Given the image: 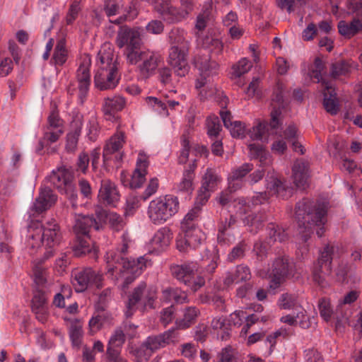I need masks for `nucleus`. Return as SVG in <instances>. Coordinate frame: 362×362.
Masks as SVG:
<instances>
[{
  "instance_id": "nucleus-17",
  "label": "nucleus",
  "mask_w": 362,
  "mask_h": 362,
  "mask_svg": "<svg viewBox=\"0 0 362 362\" xmlns=\"http://www.w3.org/2000/svg\"><path fill=\"white\" fill-rule=\"evenodd\" d=\"M267 189L269 192H259L254 195L250 200H248L251 205L257 206L264 203L268 199L269 194H277L284 198L286 194V188L283 182L277 177L271 176L267 179Z\"/></svg>"
},
{
  "instance_id": "nucleus-57",
  "label": "nucleus",
  "mask_w": 362,
  "mask_h": 362,
  "mask_svg": "<svg viewBox=\"0 0 362 362\" xmlns=\"http://www.w3.org/2000/svg\"><path fill=\"white\" fill-rule=\"evenodd\" d=\"M346 8L349 14L354 15L355 18L362 21V0H348Z\"/></svg>"
},
{
  "instance_id": "nucleus-62",
  "label": "nucleus",
  "mask_w": 362,
  "mask_h": 362,
  "mask_svg": "<svg viewBox=\"0 0 362 362\" xmlns=\"http://www.w3.org/2000/svg\"><path fill=\"white\" fill-rule=\"evenodd\" d=\"M247 250V244L245 241L240 242L237 245H235L231 250V252L228 255V259L230 262H233L235 259L242 258L245 252Z\"/></svg>"
},
{
  "instance_id": "nucleus-2",
  "label": "nucleus",
  "mask_w": 362,
  "mask_h": 362,
  "mask_svg": "<svg viewBox=\"0 0 362 362\" xmlns=\"http://www.w3.org/2000/svg\"><path fill=\"white\" fill-rule=\"evenodd\" d=\"M327 204L318 203L303 199L298 202L296 206V218L298 223L299 234L302 241L306 243L316 228L318 237H322L325 232V224L327 222Z\"/></svg>"
},
{
  "instance_id": "nucleus-32",
  "label": "nucleus",
  "mask_w": 362,
  "mask_h": 362,
  "mask_svg": "<svg viewBox=\"0 0 362 362\" xmlns=\"http://www.w3.org/2000/svg\"><path fill=\"white\" fill-rule=\"evenodd\" d=\"M72 130L66 135V150L74 152L77 148L78 137L81 134L82 122L80 118H76L71 123Z\"/></svg>"
},
{
  "instance_id": "nucleus-48",
  "label": "nucleus",
  "mask_w": 362,
  "mask_h": 362,
  "mask_svg": "<svg viewBox=\"0 0 362 362\" xmlns=\"http://www.w3.org/2000/svg\"><path fill=\"white\" fill-rule=\"evenodd\" d=\"M236 223V218L230 215L228 218L221 221L218 226V241L219 243H225L227 230L233 226Z\"/></svg>"
},
{
  "instance_id": "nucleus-8",
  "label": "nucleus",
  "mask_w": 362,
  "mask_h": 362,
  "mask_svg": "<svg viewBox=\"0 0 362 362\" xmlns=\"http://www.w3.org/2000/svg\"><path fill=\"white\" fill-rule=\"evenodd\" d=\"M194 64L201 71L200 78L196 82V88L199 90L202 98L212 97L216 92V88L213 83V76L217 73V64L209 62L207 58L202 61L199 57H195Z\"/></svg>"
},
{
  "instance_id": "nucleus-60",
  "label": "nucleus",
  "mask_w": 362,
  "mask_h": 362,
  "mask_svg": "<svg viewBox=\"0 0 362 362\" xmlns=\"http://www.w3.org/2000/svg\"><path fill=\"white\" fill-rule=\"evenodd\" d=\"M318 306L321 317L325 321H329L333 313L330 300L327 298H322L319 301Z\"/></svg>"
},
{
  "instance_id": "nucleus-5",
  "label": "nucleus",
  "mask_w": 362,
  "mask_h": 362,
  "mask_svg": "<svg viewBox=\"0 0 362 362\" xmlns=\"http://www.w3.org/2000/svg\"><path fill=\"white\" fill-rule=\"evenodd\" d=\"M168 37L172 45L169 50V64L177 76H185L189 69L187 59L189 50L187 33L182 29L173 28L169 33Z\"/></svg>"
},
{
  "instance_id": "nucleus-29",
  "label": "nucleus",
  "mask_w": 362,
  "mask_h": 362,
  "mask_svg": "<svg viewBox=\"0 0 362 362\" xmlns=\"http://www.w3.org/2000/svg\"><path fill=\"white\" fill-rule=\"evenodd\" d=\"M209 329L222 341L227 340L230 334V324L227 323L224 316L214 317L211 321Z\"/></svg>"
},
{
  "instance_id": "nucleus-10",
  "label": "nucleus",
  "mask_w": 362,
  "mask_h": 362,
  "mask_svg": "<svg viewBox=\"0 0 362 362\" xmlns=\"http://www.w3.org/2000/svg\"><path fill=\"white\" fill-rule=\"evenodd\" d=\"M157 299V288L155 286L146 288V284L141 281L132 291L127 304L125 315L130 317L136 309V305L141 303L144 309L153 308Z\"/></svg>"
},
{
  "instance_id": "nucleus-16",
  "label": "nucleus",
  "mask_w": 362,
  "mask_h": 362,
  "mask_svg": "<svg viewBox=\"0 0 362 362\" xmlns=\"http://www.w3.org/2000/svg\"><path fill=\"white\" fill-rule=\"evenodd\" d=\"M178 341L179 333L175 328H172L161 334L147 337L142 343L141 348L151 354L168 344H175Z\"/></svg>"
},
{
  "instance_id": "nucleus-14",
  "label": "nucleus",
  "mask_w": 362,
  "mask_h": 362,
  "mask_svg": "<svg viewBox=\"0 0 362 362\" xmlns=\"http://www.w3.org/2000/svg\"><path fill=\"white\" fill-rule=\"evenodd\" d=\"M102 279V275L90 267L75 269L72 272V284L78 293L86 291L91 284L99 287Z\"/></svg>"
},
{
  "instance_id": "nucleus-3",
  "label": "nucleus",
  "mask_w": 362,
  "mask_h": 362,
  "mask_svg": "<svg viewBox=\"0 0 362 362\" xmlns=\"http://www.w3.org/2000/svg\"><path fill=\"white\" fill-rule=\"evenodd\" d=\"M61 238L60 228L54 219L47 221L43 225L33 223L28 229L26 245L31 254L45 245L47 250L43 259L46 260L54 255V248L59 244Z\"/></svg>"
},
{
  "instance_id": "nucleus-63",
  "label": "nucleus",
  "mask_w": 362,
  "mask_h": 362,
  "mask_svg": "<svg viewBox=\"0 0 362 362\" xmlns=\"http://www.w3.org/2000/svg\"><path fill=\"white\" fill-rule=\"evenodd\" d=\"M54 130H64L63 122L56 111H52L47 118V124L45 127Z\"/></svg>"
},
{
  "instance_id": "nucleus-43",
  "label": "nucleus",
  "mask_w": 362,
  "mask_h": 362,
  "mask_svg": "<svg viewBox=\"0 0 362 362\" xmlns=\"http://www.w3.org/2000/svg\"><path fill=\"white\" fill-rule=\"evenodd\" d=\"M243 220L246 225L251 227L250 231L255 233L262 228L266 218L263 213H258L245 216Z\"/></svg>"
},
{
  "instance_id": "nucleus-7",
  "label": "nucleus",
  "mask_w": 362,
  "mask_h": 362,
  "mask_svg": "<svg viewBox=\"0 0 362 362\" xmlns=\"http://www.w3.org/2000/svg\"><path fill=\"white\" fill-rule=\"evenodd\" d=\"M179 209L178 198L173 195H166L151 200L146 213L150 222L159 226L170 220L178 212Z\"/></svg>"
},
{
  "instance_id": "nucleus-37",
  "label": "nucleus",
  "mask_w": 362,
  "mask_h": 362,
  "mask_svg": "<svg viewBox=\"0 0 362 362\" xmlns=\"http://www.w3.org/2000/svg\"><path fill=\"white\" fill-rule=\"evenodd\" d=\"M272 128L270 125V122H259L257 125L254 126L249 132V136L252 140H265L267 141L266 134L269 131L272 134L276 133V129Z\"/></svg>"
},
{
  "instance_id": "nucleus-4",
  "label": "nucleus",
  "mask_w": 362,
  "mask_h": 362,
  "mask_svg": "<svg viewBox=\"0 0 362 362\" xmlns=\"http://www.w3.org/2000/svg\"><path fill=\"white\" fill-rule=\"evenodd\" d=\"M98 57L100 64L94 76L95 86L100 90L112 89L119 80L114 52L109 45H104Z\"/></svg>"
},
{
  "instance_id": "nucleus-38",
  "label": "nucleus",
  "mask_w": 362,
  "mask_h": 362,
  "mask_svg": "<svg viewBox=\"0 0 362 362\" xmlns=\"http://www.w3.org/2000/svg\"><path fill=\"white\" fill-rule=\"evenodd\" d=\"M69 57V51L64 38L59 39L54 47L52 61L56 66H63Z\"/></svg>"
},
{
  "instance_id": "nucleus-31",
  "label": "nucleus",
  "mask_w": 362,
  "mask_h": 362,
  "mask_svg": "<svg viewBox=\"0 0 362 362\" xmlns=\"http://www.w3.org/2000/svg\"><path fill=\"white\" fill-rule=\"evenodd\" d=\"M197 166V158H194L190 163L185 167L182 180L177 185L179 191L191 192L193 190V180L195 177L194 170Z\"/></svg>"
},
{
  "instance_id": "nucleus-36",
  "label": "nucleus",
  "mask_w": 362,
  "mask_h": 362,
  "mask_svg": "<svg viewBox=\"0 0 362 362\" xmlns=\"http://www.w3.org/2000/svg\"><path fill=\"white\" fill-rule=\"evenodd\" d=\"M339 33L344 37L351 38L362 30V22L359 18H354L350 23L340 21L338 23Z\"/></svg>"
},
{
  "instance_id": "nucleus-40",
  "label": "nucleus",
  "mask_w": 362,
  "mask_h": 362,
  "mask_svg": "<svg viewBox=\"0 0 362 362\" xmlns=\"http://www.w3.org/2000/svg\"><path fill=\"white\" fill-rule=\"evenodd\" d=\"M35 283L37 286H45L47 283L48 271L43 267L42 262H35L33 267Z\"/></svg>"
},
{
  "instance_id": "nucleus-26",
  "label": "nucleus",
  "mask_w": 362,
  "mask_h": 362,
  "mask_svg": "<svg viewBox=\"0 0 362 362\" xmlns=\"http://www.w3.org/2000/svg\"><path fill=\"white\" fill-rule=\"evenodd\" d=\"M173 239L171 230L168 227L159 228L151 240V245L153 250L156 252L165 250Z\"/></svg>"
},
{
  "instance_id": "nucleus-23",
  "label": "nucleus",
  "mask_w": 362,
  "mask_h": 362,
  "mask_svg": "<svg viewBox=\"0 0 362 362\" xmlns=\"http://www.w3.org/2000/svg\"><path fill=\"white\" fill-rule=\"evenodd\" d=\"M57 201V196L47 187H42L39 196L34 202L32 210L37 214L42 213L49 209Z\"/></svg>"
},
{
  "instance_id": "nucleus-1",
  "label": "nucleus",
  "mask_w": 362,
  "mask_h": 362,
  "mask_svg": "<svg viewBox=\"0 0 362 362\" xmlns=\"http://www.w3.org/2000/svg\"><path fill=\"white\" fill-rule=\"evenodd\" d=\"M115 43L119 48L124 47V55L128 64L135 65L141 62L137 69L144 78L153 76L163 63V57L158 52L148 49H141L142 40L139 29L121 26L117 32Z\"/></svg>"
},
{
  "instance_id": "nucleus-54",
  "label": "nucleus",
  "mask_w": 362,
  "mask_h": 362,
  "mask_svg": "<svg viewBox=\"0 0 362 362\" xmlns=\"http://www.w3.org/2000/svg\"><path fill=\"white\" fill-rule=\"evenodd\" d=\"M352 66L347 62H339L332 65L331 69L332 77L336 78L340 76H344L351 71Z\"/></svg>"
},
{
  "instance_id": "nucleus-15",
  "label": "nucleus",
  "mask_w": 362,
  "mask_h": 362,
  "mask_svg": "<svg viewBox=\"0 0 362 362\" xmlns=\"http://www.w3.org/2000/svg\"><path fill=\"white\" fill-rule=\"evenodd\" d=\"M90 59L84 57L76 72V81L78 90V97L81 104L86 101L90 86Z\"/></svg>"
},
{
  "instance_id": "nucleus-9",
  "label": "nucleus",
  "mask_w": 362,
  "mask_h": 362,
  "mask_svg": "<svg viewBox=\"0 0 362 362\" xmlns=\"http://www.w3.org/2000/svg\"><path fill=\"white\" fill-rule=\"evenodd\" d=\"M199 269V267L195 262H185L170 267L173 276L180 283L189 287L193 291H197L205 284L204 278L197 275Z\"/></svg>"
},
{
  "instance_id": "nucleus-53",
  "label": "nucleus",
  "mask_w": 362,
  "mask_h": 362,
  "mask_svg": "<svg viewBox=\"0 0 362 362\" xmlns=\"http://www.w3.org/2000/svg\"><path fill=\"white\" fill-rule=\"evenodd\" d=\"M233 208L236 215L243 216L251 210L250 202L243 197H239L233 200Z\"/></svg>"
},
{
  "instance_id": "nucleus-33",
  "label": "nucleus",
  "mask_w": 362,
  "mask_h": 362,
  "mask_svg": "<svg viewBox=\"0 0 362 362\" xmlns=\"http://www.w3.org/2000/svg\"><path fill=\"white\" fill-rule=\"evenodd\" d=\"M324 88L323 105L325 109L331 115H336L339 111V103L334 89L329 83H326Z\"/></svg>"
},
{
  "instance_id": "nucleus-64",
  "label": "nucleus",
  "mask_w": 362,
  "mask_h": 362,
  "mask_svg": "<svg viewBox=\"0 0 362 362\" xmlns=\"http://www.w3.org/2000/svg\"><path fill=\"white\" fill-rule=\"evenodd\" d=\"M107 219L112 229L116 231L121 230L124 226L122 217L115 212H110L107 215Z\"/></svg>"
},
{
  "instance_id": "nucleus-12",
  "label": "nucleus",
  "mask_w": 362,
  "mask_h": 362,
  "mask_svg": "<svg viewBox=\"0 0 362 362\" xmlns=\"http://www.w3.org/2000/svg\"><path fill=\"white\" fill-rule=\"evenodd\" d=\"M50 182L59 191L66 194L72 205L75 206L77 194L73 185L74 176L72 173L64 167H60L57 170H53L49 177Z\"/></svg>"
},
{
  "instance_id": "nucleus-11",
  "label": "nucleus",
  "mask_w": 362,
  "mask_h": 362,
  "mask_svg": "<svg viewBox=\"0 0 362 362\" xmlns=\"http://www.w3.org/2000/svg\"><path fill=\"white\" fill-rule=\"evenodd\" d=\"M123 270L121 271V277L124 282L123 288H127L142 272L152 265V261L148 255H144L137 259H124L122 257Z\"/></svg>"
},
{
  "instance_id": "nucleus-46",
  "label": "nucleus",
  "mask_w": 362,
  "mask_h": 362,
  "mask_svg": "<svg viewBox=\"0 0 362 362\" xmlns=\"http://www.w3.org/2000/svg\"><path fill=\"white\" fill-rule=\"evenodd\" d=\"M49 307L48 297L45 291L41 289H36L33 293L31 301V309L37 310Z\"/></svg>"
},
{
  "instance_id": "nucleus-22",
  "label": "nucleus",
  "mask_w": 362,
  "mask_h": 362,
  "mask_svg": "<svg viewBox=\"0 0 362 362\" xmlns=\"http://www.w3.org/2000/svg\"><path fill=\"white\" fill-rule=\"evenodd\" d=\"M157 11L163 21L168 23H177L185 19L180 8L173 6L170 1H163L159 4Z\"/></svg>"
},
{
  "instance_id": "nucleus-41",
  "label": "nucleus",
  "mask_w": 362,
  "mask_h": 362,
  "mask_svg": "<svg viewBox=\"0 0 362 362\" xmlns=\"http://www.w3.org/2000/svg\"><path fill=\"white\" fill-rule=\"evenodd\" d=\"M83 333L81 321L78 320L71 321L69 334L73 346L78 347L81 345Z\"/></svg>"
},
{
  "instance_id": "nucleus-39",
  "label": "nucleus",
  "mask_w": 362,
  "mask_h": 362,
  "mask_svg": "<svg viewBox=\"0 0 362 362\" xmlns=\"http://www.w3.org/2000/svg\"><path fill=\"white\" fill-rule=\"evenodd\" d=\"M198 45L204 49H209L215 54H220L222 52L223 45L218 38H215L211 35H206L199 37L197 40Z\"/></svg>"
},
{
  "instance_id": "nucleus-58",
  "label": "nucleus",
  "mask_w": 362,
  "mask_h": 362,
  "mask_svg": "<svg viewBox=\"0 0 362 362\" xmlns=\"http://www.w3.org/2000/svg\"><path fill=\"white\" fill-rule=\"evenodd\" d=\"M125 334L122 327H117L112 334L108 346L119 348L123 345L125 341Z\"/></svg>"
},
{
  "instance_id": "nucleus-27",
  "label": "nucleus",
  "mask_w": 362,
  "mask_h": 362,
  "mask_svg": "<svg viewBox=\"0 0 362 362\" xmlns=\"http://www.w3.org/2000/svg\"><path fill=\"white\" fill-rule=\"evenodd\" d=\"M283 92V85L278 83L272 98V103H276V105H274L273 110L271 112L270 125L272 128L279 127L280 125L279 117L281 114V109L284 107Z\"/></svg>"
},
{
  "instance_id": "nucleus-61",
  "label": "nucleus",
  "mask_w": 362,
  "mask_h": 362,
  "mask_svg": "<svg viewBox=\"0 0 362 362\" xmlns=\"http://www.w3.org/2000/svg\"><path fill=\"white\" fill-rule=\"evenodd\" d=\"M86 128L88 131L87 135L89 139L92 141L95 140L99 132L98 122L95 116L91 115L89 117Z\"/></svg>"
},
{
  "instance_id": "nucleus-45",
  "label": "nucleus",
  "mask_w": 362,
  "mask_h": 362,
  "mask_svg": "<svg viewBox=\"0 0 362 362\" xmlns=\"http://www.w3.org/2000/svg\"><path fill=\"white\" fill-rule=\"evenodd\" d=\"M334 250V247L327 245L324 248V250L321 252L320 256L317 260V265H319L320 267H324L327 273H329L331 271V263Z\"/></svg>"
},
{
  "instance_id": "nucleus-47",
  "label": "nucleus",
  "mask_w": 362,
  "mask_h": 362,
  "mask_svg": "<svg viewBox=\"0 0 362 362\" xmlns=\"http://www.w3.org/2000/svg\"><path fill=\"white\" fill-rule=\"evenodd\" d=\"M325 69L323 62L320 58L317 57L315 59L314 64L310 71V76L312 78L317 80V83L321 82L323 87L325 88V84L328 83L322 78V73Z\"/></svg>"
},
{
  "instance_id": "nucleus-20",
  "label": "nucleus",
  "mask_w": 362,
  "mask_h": 362,
  "mask_svg": "<svg viewBox=\"0 0 362 362\" xmlns=\"http://www.w3.org/2000/svg\"><path fill=\"white\" fill-rule=\"evenodd\" d=\"M131 243V240L127 233H124L122 236V243L121 245L118 247V251L120 253V257H119L117 253L114 251H109L107 252L105 256V261L107 263V275H110L112 276L115 273V267L114 266L115 263H119V261H122V257L125 259L123 256L125 255L128 252V249L129 247V245Z\"/></svg>"
},
{
  "instance_id": "nucleus-59",
  "label": "nucleus",
  "mask_w": 362,
  "mask_h": 362,
  "mask_svg": "<svg viewBox=\"0 0 362 362\" xmlns=\"http://www.w3.org/2000/svg\"><path fill=\"white\" fill-rule=\"evenodd\" d=\"M71 293V290L68 286H62V293H57L53 300V304L57 308L65 307V298H69Z\"/></svg>"
},
{
  "instance_id": "nucleus-25",
  "label": "nucleus",
  "mask_w": 362,
  "mask_h": 362,
  "mask_svg": "<svg viewBox=\"0 0 362 362\" xmlns=\"http://www.w3.org/2000/svg\"><path fill=\"white\" fill-rule=\"evenodd\" d=\"M126 103L125 98L119 95L105 98L103 104V112L107 119L114 118L116 112L123 110Z\"/></svg>"
},
{
  "instance_id": "nucleus-6",
  "label": "nucleus",
  "mask_w": 362,
  "mask_h": 362,
  "mask_svg": "<svg viewBox=\"0 0 362 362\" xmlns=\"http://www.w3.org/2000/svg\"><path fill=\"white\" fill-rule=\"evenodd\" d=\"M199 209L196 207L188 212L181 223V232L176 238L179 251L187 252L197 249L205 239L204 233L198 226Z\"/></svg>"
},
{
  "instance_id": "nucleus-18",
  "label": "nucleus",
  "mask_w": 362,
  "mask_h": 362,
  "mask_svg": "<svg viewBox=\"0 0 362 362\" xmlns=\"http://www.w3.org/2000/svg\"><path fill=\"white\" fill-rule=\"evenodd\" d=\"M125 143L124 133L117 131L106 142L103 151V157L105 163L112 159V155L115 154V159L117 162H120L122 159V155L120 149Z\"/></svg>"
},
{
  "instance_id": "nucleus-49",
  "label": "nucleus",
  "mask_w": 362,
  "mask_h": 362,
  "mask_svg": "<svg viewBox=\"0 0 362 362\" xmlns=\"http://www.w3.org/2000/svg\"><path fill=\"white\" fill-rule=\"evenodd\" d=\"M298 305L297 296L292 293H283L278 300V305L281 309L290 310Z\"/></svg>"
},
{
  "instance_id": "nucleus-24",
  "label": "nucleus",
  "mask_w": 362,
  "mask_h": 362,
  "mask_svg": "<svg viewBox=\"0 0 362 362\" xmlns=\"http://www.w3.org/2000/svg\"><path fill=\"white\" fill-rule=\"evenodd\" d=\"M91 228L98 230L100 226L92 216L77 214L75 216V223L73 226L76 235L87 236Z\"/></svg>"
},
{
  "instance_id": "nucleus-13",
  "label": "nucleus",
  "mask_w": 362,
  "mask_h": 362,
  "mask_svg": "<svg viewBox=\"0 0 362 362\" xmlns=\"http://www.w3.org/2000/svg\"><path fill=\"white\" fill-rule=\"evenodd\" d=\"M295 265L288 257L276 258L268 271L271 279L270 287L276 288L288 277L294 275Z\"/></svg>"
},
{
  "instance_id": "nucleus-28",
  "label": "nucleus",
  "mask_w": 362,
  "mask_h": 362,
  "mask_svg": "<svg viewBox=\"0 0 362 362\" xmlns=\"http://www.w3.org/2000/svg\"><path fill=\"white\" fill-rule=\"evenodd\" d=\"M293 182L298 188L305 189L309 178L308 164L303 160H297L292 168Z\"/></svg>"
},
{
  "instance_id": "nucleus-56",
  "label": "nucleus",
  "mask_w": 362,
  "mask_h": 362,
  "mask_svg": "<svg viewBox=\"0 0 362 362\" xmlns=\"http://www.w3.org/2000/svg\"><path fill=\"white\" fill-rule=\"evenodd\" d=\"M252 66V64L250 60L246 58H243L233 66V74L236 77H240L247 73L251 69Z\"/></svg>"
},
{
  "instance_id": "nucleus-21",
  "label": "nucleus",
  "mask_w": 362,
  "mask_h": 362,
  "mask_svg": "<svg viewBox=\"0 0 362 362\" xmlns=\"http://www.w3.org/2000/svg\"><path fill=\"white\" fill-rule=\"evenodd\" d=\"M119 193L115 184L110 180H103L98 193L99 200L103 204L115 206L119 200Z\"/></svg>"
},
{
  "instance_id": "nucleus-44",
  "label": "nucleus",
  "mask_w": 362,
  "mask_h": 362,
  "mask_svg": "<svg viewBox=\"0 0 362 362\" xmlns=\"http://www.w3.org/2000/svg\"><path fill=\"white\" fill-rule=\"evenodd\" d=\"M43 136L40 141V150L42 149L45 145H50L58 141L63 134L64 130H54L49 128H43Z\"/></svg>"
},
{
  "instance_id": "nucleus-50",
  "label": "nucleus",
  "mask_w": 362,
  "mask_h": 362,
  "mask_svg": "<svg viewBox=\"0 0 362 362\" xmlns=\"http://www.w3.org/2000/svg\"><path fill=\"white\" fill-rule=\"evenodd\" d=\"M207 134L211 139L218 137L221 130V125L218 117L210 116L206 119Z\"/></svg>"
},
{
  "instance_id": "nucleus-51",
  "label": "nucleus",
  "mask_w": 362,
  "mask_h": 362,
  "mask_svg": "<svg viewBox=\"0 0 362 362\" xmlns=\"http://www.w3.org/2000/svg\"><path fill=\"white\" fill-rule=\"evenodd\" d=\"M81 236L77 235L78 241L74 246V253L78 256L90 253L93 249L90 239L87 238L86 236H83V238Z\"/></svg>"
},
{
  "instance_id": "nucleus-35",
  "label": "nucleus",
  "mask_w": 362,
  "mask_h": 362,
  "mask_svg": "<svg viewBox=\"0 0 362 362\" xmlns=\"http://www.w3.org/2000/svg\"><path fill=\"white\" fill-rule=\"evenodd\" d=\"M199 310L194 306L187 307L183 310V318L175 321L176 330L185 329L194 324L199 315Z\"/></svg>"
},
{
  "instance_id": "nucleus-30",
  "label": "nucleus",
  "mask_w": 362,
  "mask_h": 362,
  "mask_svg": "<svg viewBox=\"0 0 362 362\" xmlns=\"http://www.w3.org/2000/svg\"><path fill=\"white\" fill-rule=\"evenodd\" d=\"M252 163H245L231 170L228 177L229 187L237 190L242 187V180L253 170Z\"/></svg>"
},
{
  "instance_id": "nucleus-52",
  "label": "nucleus",
  "mask_w": 362,
  "mask_h": 362,
  "mask_svg": "<svg viewBox=\"0 0 362 362\" xmlns=\"http://www.w3.org/2000/svg\"><path fill=\"white\" fill-rule=\"evenodd\" d=\"M217 362H240L238 352L230 346L226 347L218 354Z\"/></svg>"
},
{
  "instance_id": "nucleus-42",
  "label": "nucleus",
  "mask_w": 362,
  "mask_h": 362,
  "mask_svg": "<svg viewBox=\"0 0 362 362\" xmlns=\"http://www.w3.org/2000/svg\"><path fill=\"white\" fill-rule=\"evenodd\" d=\"M219 182L220 177L216 172L211 168H208L202 178L201 187L214 192Z\"/></svg>"
},
{
  "instance_id": "nucleus-19",
  "label": "nucleus",
  "mask_w": 362,
  "mask_h": 362,
  "mask_svg": "<svg viewBox=\"0 0 362 362\" xmlns=\"http://www.w3.org/2000/svg\"><path fill=\"white\" fill-rule=\"evenodd\" d=\"M148 165V157L144 152L140 151L136 160V168L129 183L132 188H139L145 182Z\"/></svg>"
},
{
  "instance_id": "nucleus-34",
  "label": "nucleus",
  "mask_w": 362,
  "mask_h": 362,
  "mask_svg": "<svg viewBox=\"0 0 362 362\" xmlns=\"http://www.w3.org/2000/svg\"><path fill=\"white\" fill-rule=\"evenodd\" d=\"M197 148L191 146L190 142L186 135H182L181 137V149L178 156V163L186 164L187 161H189V163H190L192 159H197Z\"/></svg>"
},
{
  "instance_id": "nucleus-55",
  "label": "nucleus",
  "mask_w": 362,
  "mask_h": 362,
  "mask_svg": "<svg viewBox=\"0 0 362 362\" xmlns=\"http://www.w3.org/2000/svg\"><path fill=\"white\" fill-rule=\"evenodd\" d=\"M146 103L161 116L168 115L166 103L163 102L155 97H148L146 98Z\"/></svg>"
}]
</instances>
